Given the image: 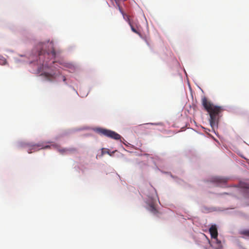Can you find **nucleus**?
I'll return each mask as SVG.
<instances>
[{
  "mask_svg": "<svg viewBox=\"0 0 249 249\" xmlns=\"http://www.w3.org/2000/svg\"><path fill=\"white\" fill-rule=\"evenodd\" d=\"M129 25H130V26L131 27V30L134 33H135L137 34H138V35H140V33H139V32L137 31V30L135 28V27L134 26V25H133V24L132 23H131Z\"/></svg>",
  "mask_w": 249,
  "mask_h": 249,
  "instance_id": "9",
  "label": "nucleus"
},
{
  "mask_svg": "<svg viewBox=\"0 0 249 249\" xmlns=\"http://www.w3.org/2000/svg\"><path fill=\"white\" fill-rule=\"evenodd\" d=\"M150 211L153 213H156L157 212V209L153 205H150Z\"/></svg>",
  "mask_w": 249,
  "mask_h": 249,
  "instance_id": "11",
  "label": "nucleus"
},
{
  "mask_svg": "<svg viewBox=\"0 0 249 249\" xmlns=\"http://www.w3.org/2000/svg\"><path fill=\"white\" fill-rule=\"evenodd\" d=\"M40 146V145H38V144H37V145H34L33 146L32 149L34 150V151H36V148H37V147H39Z\"/></svg>",
  "mask_w": 249,
  "mask_h": 249,
  "instance_id": "12",
  "label": "nucleus"
},
{
  "mask_svg": "<svg viewBox=\"0 0 249 249\" xmlns=\"http://www.w3.org/2000/svg\"><path fill=\"white\" fill-rule=\"evenodd\" d=\"M62 77H63V80L64 81H65L66 80V77L65 76H63Z\"/></svg>",
  "mask_w": 249,
  "mask_h": 249,
  "instance_id": "16",
  "label": "nucleus"
},
{
  "mask_svg": "<svg viewBox=\"0 0 249 249\" xmlns=\"http://www.w3.org/2000/svg\"><path fill=\"white\" fill-rule=\"evenodd\" d=\"M32 152H30V151H28V153H31Z\"/></svg>",
  "mask_w": 249,
  "mask_h": 249,
  "instance_id": "17",
  "label": "nucleus"
},
{
  "mask_svg": "<svg viewBox=\"0 0 249 249\" xmlns=\"http://www.w3.org/2000/svg\"><path fill=\"white\" fill-rule=\"evenodd\" d=\"M213 239L215 240V243H216V244L220 245V248H222L223 246L221 244V241L217 239V237H216V238H213Z\"/></svg>",
  "mask_w": 249,
  "mask_h": 249,
  "instance_id": "10",
  "label": "nucleus"
},
{
  "mask_svg": "<svg viewBox=\"0 0 249 249\" xmlns=\"http://www.w3.org/2000/svg\"><path fill=\"white\" fill-rule=\"evenodd\" d=\"M58 150L61 154L68 153H73L75 151H76V149L75 148H70V149H60L59 148H57Z\"/></svg>",
  "mask_w": 249,
  "mask_h": 249,
  "instance_id": "7",
  "label": "nucleus"
},
{
  "mask_svg": "<svg viewBox=\"0 0 249 249\" xmlns=\"http://www.w3.org/2000/svg\"><path fill=\"white\" fill-rule=\"evenodd\" d=\"M201 102L205 110L210 115V123L213 129L217 127L219 118V114L222 109L220 107L214 106L211 102L209 101L205 96L201 99Z\"/></svg>",
  "mask_w": 249,
  "mask_h": 249,
  "instance_id": "1",
  "label": "nucleus"
},
{
  "mask_svg": "<svg viewBox=\"0 0 249 249\" xmlns=\"http://www.w3.org/2000/svg\"><path fill=\"white\" fill-rule=\"evenodd\" d=\"M98 131L101 134L114 140H118L121 138V136L119 134L112 130L100 128L98 130Z\"/></svg>",
  "mask_w": 249,
  "mask_h": 249,
  "instance_id": "3",
  "label": "nucleus"
},
{
  "mask_svg": "<svg viewBox=\"0 0 249 249\" xmlns=\"http://www.w3.org/2000/svg\"><path fill=\"white\" fill-rule=\"evenodd\" d=\"M228 179L226 178L220 177H217L213 178V181L222 184L226 183L228 181Z\"/></svg>",
  "mask_w": 249,
  "mask_h": 249,
  "instance_id": "6",
  "label": "nucleus"
},
{
  "mask_svg": "<svg viewBox=\"0 0 249 249\" xmlns=\"http://www.w3.org/2000/svg\"><path fill=\"white\" fill-rule=\"evenodd\" d=\"M38 48L40 50L38 52L39 59H41L42 55L48 56L51 54L53 57L55 56L53 42H49L48 41L47 43H40L38 45Z\"/></svg>",
  "mask_w": 249,
  "mask_h": 249,
  "instance_id": "2",
  "label": "nucleus"
},
{
  "mask_svg": "<svg viewBox=\"0 0 249 249\" xmlns=\"http://www.w3.org/2000/svg\"><path fill=\"white\" fill-rule=\"evenodd\" d=\"M119 9L120 11L121 12V13L122 14L124 18L128 23V24H129L131 23H132L129 18V17L123 12L121 8L119 6Z\"/></svg>",
  "mask_w": 249,
  "mask_h": 249,
  "instance_id": "8",
  "label": "nucleus"
},
{
  "mask_svg": "<svg viewBox=\"0 0 249 249\" xmlns=\"http://www.w3.org/2000/svg\"><path fill=\"white\" fill-rule=\"evenodd\" d=\"M51 146L52 147H56V145H47V146H45V147H44L43 148H50Z\"/></svg>",
  "mask_w": 249,
  "mask_h": 249,
  "instance_id": "13",
  "label": "nucleus"
},
{
  "mask_svg": "<svg viewBox=\"0 0 249 249\" xmlns=\"http://www.w3.org/2000/svg\"><path fill=\"white\" fill-rule=\"evenodd\" d=\"M209 231L211 237L213 238H216L218 236L217 230L215 225H213L209 229Z\"/></svg>",
  "mask_w": 249,
  "mask_h": 249,
  "instance_id": "5",
  "label": "nucleus"
},
{
  "mask_svg": "<svg viewBox=\"0 0 249 249\" xmlns=\"http://www.w3.org/2000/svg\"><path fill=\"white\" fill-rule=\"evenodd\" d=\"M59 74V71H58L57 72H45L42 74L48 80H52L53 79H55L57 76H58Z\"/></svg>",
  "mask_w": 249,
  "mask_h": 249,
  "instance_id": "4",
  "label": "nucleus"
},
{
  "mask_svg": "<svg viewBox=\"0 0 249 249\" xmlns=\"http://www.w3.org/2000/svg\"><path fill=\"white\" fill-rule=\"evenodd\" d=\"M243 232L245 234L249 236V231H245Z\"/></svg>",
  "mask_w": 249,
  "mask_h": 249,
  "instance_id": "14",
  "label": "nucleus"
},
{
  "mask_svg": "<svg viewBox=\"0 0 249 249\" xmlns=\"http://www.w3.org/2000/svg\"><path fill=\"white\" fill-rule=\"evenodd\" d=\"M222 248H220V245H217V247H216L215 249H222Z\"/></svg>",
  "mask_w": 249,
  "mask_h": 249,
  "instance_id": "15",
  "label": "nucleus"
}]
</instances>
